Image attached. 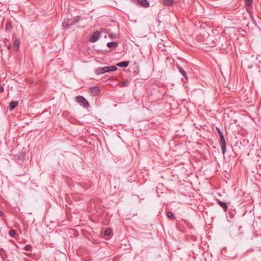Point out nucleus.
Here are the masks:
<instances>
[{
  "label": "nucleus",
  "instance_id": "nucleus-1",
  "mask_svg": "<svg viewBox=\"0 0 261 261\" xmlns=\"http://www.w3.org/2000/svg\"><path fill=\"white\" fill-rule=\"evenodd\" d=\"M80 16H77L76 18L71 19H66L62 23V25L64 28H69L70 26L73 25L75 23L78 22L80 20Z\"/></svg>",
  "mask_w": 261,
  "mask_h": 261
},
{
  "label": "nucleus",
  "instance_id": "nucleus-2",
  "mask_svg": "<svg viewBox=\"0 0 261 261\" xmlns=\"http://www.w3.org/2000/svg\"><path fill=\"white\" fill-rule=\"evenodd\" d=\"M220 137V141H219V144L220 147L222 150V152L223 155L225 154L226 151V143L225 140V138L224 137L223 134L222 135L219 136Z\"/></svg>",
  "mask_w": 261,
  "mask_h": 261
},
{
  "label": "nucleus",
  "instance_id": "nucleus-3",
  "mask_svg": "<svg viewBox=\"0 0 261 261\" xmlns=\"http://www.w3.org/2000/svg\"><path fill=\"white\" fill-rule=\"evenodd\" d=\"M100 36V32L98 31H95L91 36L89 41L93 43L96 42L99 39Z\"/></svg>",
  "mask_w": 261,
  "mask_h": 261
},
{
  "label": "nucleus",
  "instance_id": "nucleus-4",
  "mask_svg": "<svg viewBox=\"0 0 261 261\" xmlns=\"http://www.w3.org/2000/svg\"><path fill=\"white\" fill-rule=\"evenodd\" d=\"M77 101L79 103L82 104L85 107H88L89 105L87 100L83 96H80L77 97Z\"/></svg>",
  "mask_w": 261,
  "mask_h": 261
},
{
  "label": "nucleus",
  "instance_id": "nucleus-5",
  "mask_svg": "<svg viewBox=\"0 0 261 261\" xmlns=\"http://www.w3.org/2000/svg\"><path fill=\"white\" fill-rule=\"evenodd\" d=\"M90 92L92 95H97L100 92L99 88L97 86L93 87L90 88Z\"/></svg>",
  "mask_w": 261,
  "mask_h": 261
},
{
  "label": "nucleus",
  "instance_id": "nucleus-6",
  "mask_svg": "<svg viewBox=\"0 0 261 261\" xmlns=\"http://www.w3.org/2000/svg\"><path fill=\"white\" fill-rule=\"evenodd\" d=\"M206 44L208 45L209 46L213 47L216 45L215 43L213 41V36H210L207 37L206 40Z\"/></svg>",
  "mask_w": 261,
  "mask_h": 261
},
{
  "label": "nucleus",
  "instance_id": "nucleus-7",
  "mask_svg": "<svg viewBox=\"0 0 261 261\" xmlns=\"http://www.w3.org/2000/svg\"><path fill=\"white\" fill-rule=\"evenodd\" d=\"M107 67H99L95 70V73L97 74H103L107 72Z\"/></svg>",
  "mask_w": 261,
  "mask_h": 261
},
{
  "label": "nucleus",
  "instance_id": "nucleus-8",
  "mask_svg": "<svg viewBox=\"0 0 261 261\" xmlns=\"http://www.w3.org/2000/svg\"><path fill=\"white\" fill-rule=\"evenodd\" d=\"M138 4L144 8H147L149 6V3L147 0H138Z\"/></svg>",
  "mask_w": 261,
  "mask_h": 261
},
{
  "label": "nucleus",
  "instance_id": "nucleus-9",
  "mask_svg": "<svg viewBox=\"0 0 261 261\" xmlns=\"http://www.w3.org/2000/svg\"><path fill=\"white\" fill-rule=\"evenodd\" d=\"M217 202L218 204L223 209L224 211H226L227 210V204L226 202L221 201L219 199H217Z\"/></svg>",
  "mask_w": 261,
  "mask_h": 261
},
{
  "label": "nucleus",
  "instance_id": "nucleus-10",
  "mask_svg": "<svg viewBox=\"0 0 261 261\" xmlns=\"http://www.w3.org/2000/svg\"><path fill=\"white\" fill-rule=\"evenodd\" d=\"M129 63H130L129 61H125L118 63L116 64V66L120 67L126 68L129 65Z\"/></svg>",
  "mask_w": 261,
  "mask_h": 261
},
{
  "label": "nucleus",
  "instance_id": "nucleus-11",
  "mask_svg": "<svg viewBox=\"0 0 261 261\" xmlns=\"http://www.w3.org/2000/svg\"><path fill=\"white\" fill-rule=\"evenodd\" d=\"M177 68L178 69L179 72L186 79H187V75L186 71L182 69V68L179 65H177Z\"/></svg>",
  "mask_w": 261,
  "mask_h": 261
},
{
  "label": "nucleus",
  "instance_id": "nucleus-12",
  "mask_svg": "<svg viewBox=\"0 0 261 261\" xmlns=\"http://www.w3.org/2000/svg\"><path fill=\"white\" fill-rule=\"evenodd\" d=\"M118 43L116 42H110L107 44V46L109 48H116L118 46Z\"/></svg>",
  "mask_w": 261,
  "mask_h": 261
},
{
  "label": "nucleus",
  "instance_id": "nucleus-13",
  "mask_svg": "<svg viewBox=\"0 0 261 261\" xmlns=\"http://www.w3.org/2000/svg\"><path fill=\"white\" fill-rule=\"evenodd\" d=\"M163 4L164 6L170 7L173 4V0H163Z\"/></svg>",
  "mask_w": 261,
  "mask_h": 261
},
{
  "label": "nucleus",
  "instance_id": "nucleus-14",
  "mask_svg": "<svg viewBox=\"0 0 261 261\" xmlns=\"http://www.w3.org/2000/svg\"><path fill=\"white\" fill-rule=\"evenodd\" d=\"M17 105H18L17 101H11L10 103L9 109L10 110H12L14 109L17 106Z\"/></svg>",
  "mask_w": 261,
  "mask_h": 261
},
{
  "label": "nucleus",
  "instance_id": "nucleus-15",
  "mask_svg": "<svg viewBox=\"0 0 261 261\" xmlns=\"http://www.w3.org/2000/svg\"><path fill=\"white\" fill-rule=\"evenodd\" d=\"M20 41L19 40L16 39L14 42V48L15 50H17L19 46Z\"/></svg>",
  "mask_w": 261,
  "mask_h": 261
},
{
  "label": "nucleus",
  "instance_id": "nucleus-16",
  "mask_svg": "<svg viewBox=\"0 0 261 261\" xmlns=\"http://www.w3.org/2000/svg\"><path fill=\"white\" fill-rule=\"evenodd\" d=\"M107 67V72L110 71H114L117 69V68L115 66H110Z\"/></svg>",
  "mask_w": 261,
  "mask_h": 261
},
{
  "label": "nucleus",
  "instance_id": "nucleus-17",
  "mask_svg": "<svg viewBox=\"0 0 261 261\" xmlns=\"http://www.w3.org/2000/svg\"><path fill=\"white\" fill-rule=\"evenodd\" d=\"M129 82L127 80L124 81L122 82L119 83V85L122 87H125L128 85Z\"/></svg>",
  "mask_w": 261,
  "mask_h": 261
},
{
  "label": "nucleus",
  "instance_id": "nucleus-18",
  "mask_svg": "<svg viewBox=\"0 0 261 261\" xmlns=\"http://www.w3.org/2000/svg\"><path fill=\"white\" fill-rule=\"evenodd\" d=\"M167 216L172 219V220H174L175 219V216H174V215L173 214V213L171 212H168L167 213Z\"/></svg>",
  "mask_w": 261,
  "mask_h": 261
},
{
  "label": "nucleus",
  "instance_id": "nucleus-19",
  "mask_svg": "<svg viewBox=\"0 0 261 261\" xmlns=\"http://www.w3.org/2000/svg\"><path fill=\"white\" fill-rule=\"evenodd\" d=\"M12 28L11 23L10 21H8L6 24V29L7 30L11 31Z\"/></svg>",
  "mask_w": 261,
  "mask_h": 261
},
{
  "label": "nucleus",
  "instance_id": "nucleus-20",
  "mask_svg": "<svg viewBox=\"0 0 261 261\" xmlns=\"http://www.w3.org/2000/svg\"><path fill=\"white\" fill-rule=\"evenodd\" d=\"M253 0H245V4L247 7H250L252 6Z\"/></svg>",
  "mask_w": 261,
  "mask_h": 261
},
{
  "label": "nucleus",
  "instance_id": "nucleus-21",
  "mask_svg": "<svg viewBox=\"0 0 261 261\" xmlns=\"http://www.w3.org/2000/svg\"><path fill=\"white\" fill-rule=\"evenodd\" d=\"M16 232L15 230L12 229L9 231V235L11 237H14V236L16 235Z\"/></svg>",
  "mask_w": 261,
  "mask_h": 261
},
{
  "label": "nucleus",
  "instance_id": "nucleus-22",
  "mask_svg": "<svg viewBox=\"0 0 261 261\" xmlns=\"http://www.w3.org/2000/svg\"><path fill=\"white\" fill-rule=\"evenodd\" d=\"M111 233V229H107L105 231V234L106 236H109L110 235Z\"/></svg>",
  "mask_w": 261,
  "mask_h": 261
},
{
  "label": "nucleus",
  "instance_id": "nucleus-23",
  "mask_svg": "<svg viewBox=\"0 0 261 261\" xmlns=\"http://www.w3.org/2000/svg\"><path fill=\"white\" fill-rule=\"evenodd\" d=\"M32 248V246L31 245H27L23 248L24 250L30 251Z\"/></svg>",
  "mask_w": 261,
  "mask_h": 261
},
{
  "label": "nucleus",
  "instance_id": "nucleus-24",
  "mask_svg": "<svg viewBox=\"0 0 261 261\" xmlns=\"http://www.w3.org/2000/svg\"><path fill=\"white\" fill-rule=\"evenodd\" d=\"M216 130H217V133H218V134H219V136L222 135L223 134L219 127H216Z\"/></svg>",
  "mask_w": 261,
  "mask_h": 261
},
{
  "label": "nucleus",
  "instance_id": "nucleus-25",
  "mask_svg": "<svg viewBox=\"0 0 261 261\" xmlns=\"http://www.w3.org/2000/svg\"><path fill=\"white\" fill-rule=\"evenodd\" d=\"M4 91V89L3 86H0V93L3 92Z\"/></svg>",
  "mask_w": 261,
  "mask_h": 261
},
{
  "label": "nucleus",
  "instance_id": "nucleus-26",
  "mask_svg": "<svg viewBox=\"0 0 261 261\" xmlns=\"http://www.w3.org/2000/svg\"><path fill=\"white\" fill-rule=\"evenodd\" d=\"M4 216V213L3 211L0 210V217H3Z\"/></svg>",
  "mask_w": 261,
  "mask_h": 261
},
{
  "label": "nucleus",
  "instance_id": "nucleus-27",
  "mask_svg": "<svg viewBox=\"0 0 261 261\" xmlns=\"http://www.w3.org/2000/svg\"><path fill=\"white\" fill-rule=\"evenodd\" d=\"M110 80H114L115 79V77H114V76H112V77H110Z\"/></svg>",
  "mask_w": 261,
  "mask_h": 261
},
{
  "label": "nucleus",
  "instance_id": "nucleus-28",
  "mask_svg": "<svg viewBox=\"0 0 261 261\" xmlns=\"http://www.w3.org/2000/svg\"><path fill=\"white\" fill-rule=\"evenodd\" d=\"M8 47L9 49H11L12 48V45H9L8 46Z\"/></svg>",
  "mask_w": 261,
  "mask_h": 261
},
{
  "label": "nucleus",
  "instance_id": "nucleus-29",
  "mask_svg": "<svg viewBox=\"0 0 261 261\" xmlns=\"http://www.w3.org/2000/svg\"><path fill=\"white\" fill-rule=\"evenodd\" d=\"M110 37L111 38H113L114 37V36H113V34H110Z\"/></svg>",
  "mask_w": 261,
  "mask_h": 261
}]
</instances>
